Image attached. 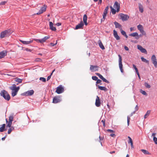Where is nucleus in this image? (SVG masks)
<instances>
[{"instance_id": "obj_20", "label": "nucleus", "mask_w": 157, "mask_h": 157, "mask_svg": "<svg viewBox=\"0 0 157 157\" xmlns=\"http://www.w3.org/2000/svg\"><path fill=\"white\" fill-rule=\"evenodd\" d=\"M20 41L22 44H28L32 43L33 41V40H30V41H23L21 40H20Z\"/></svg>"}, {"instance_id": "obj_60", "label": "nucleus", "mask_w": 157, "mask_h": 157, "mask_svg": "<svg viewBox=\"0 0 157 157\" xmlns=\"http://www.w3.org/2000/svg\"><path fill=\"white\" fill-rule=\"evenodd\" d=\"M101 122L103 123V125L104 126H105V121H104L103 120H102L101 121Z\"/></svg>"}, {"instance_id": "obj_21", "label": "nucleus", "mask_w": 157, "mask_h": 157, "mask_svg": "<svg viewBox=\"0 0 157 157\" xmlns=\"http://www.w3.org/2000/svg\"><path fill=\"white\" fill-rule=\"evenodd\" d=\"M20 89L19 87H17V89H16L15 90H13L12 91V96L13 97H14L17 94V93Z\"/></svg>"}, {"instance_id": "obj_31", "label": "nucleus", "mask_w": 157, "mask_h": 157, "mask_svg": "<svg viewBox=\"0 0 157 157\" xmlns=\"http://www.w3.org/2000/svg\"><path fill=\"white\" fill-rule=\"evenodd\" d=\"M98 42L99 46L100 47V48L102 49H105L103 45L101 40H99L98 41Z\"/></svg>"}, {"instance_id": "obj_36", "label": "nucleus", "mask_w": 157, "mask_h": 157, "mask_svg": "<svg viewBox=\"0 0 157 157\" xmlns=\"http://www.w3.org/2000/svg\"><path fill=\"white\" fill-rule=\"evenodd\" d=\"M9 128L8 131V134H10L11 132L14 129V128L13 127H11Z\"/></svg>"}, {"instance_id": "obj_28", "label": "nucleus", "mask_w": 157, "mask_h": 157, "mask_svg": "<svg viewBox=\"0 0 157 157\" xmlns=\"http://www.w3.org/2000/svg\"><path fill=\"white\" fill-rule=\"evenodd\" d=\"M110 7L111 9L110 13H111L113 15L115 14L116 12H117V10H116L112 6H110ZM110 14H111V13H110Z\"/></svg>"}, {"instance_id": "obj_46", "label": "nucleus", "mask_w": 157, "mask_h": 157, "mask_svg": "<svg viewBox=\"0 0 157 157\" xmlns=\"http://www.w3.org/2000/svg\"><path fill=\"white\" fill-rule=\"evenodd\" d=\"M144 85L145 87L147 88H150L151 87L150 85L147 82H145L144 83Z\"/></svg>"}, {"instance_id": "obj_11", "label": "nucleus", "mask_w": 157, "mask_h": 157, "mask_svg": "<svg viewBox=\"0 0 157 157\" xmlns=\"http://www.w3.org/2000/svg\"><path fill=\"white\" fill-rule=\"evenodd\" d=\"M137 47L138 49L140 51L146 54L147 53V51L146 49L143 48L141 45H138L137 46Z\"/></svg>"}, {"instance_id": "obj_50", "label": "nucleus", "mask_w": 157, "mask_h": 157, "mask_svg": "<svg viewBox=\"0 0 157 157\" xmlns=\"http://www.w3.org/2000/svg\"><path fill=\"white\" fill-rule=\"evenodd\" d=\"M92 78L93 80L95 81H97L98 79V78L96 76H93L92 77Z\"/></svg>"}, {"instance_id": "obj_15", "label": "nucleus", "mask_w": 157, "mask_h": 157, "mask_svg": "<svg viewBox=\"0 0 157 157\" xmlns=\"http://www.w3.org/2000/svg\"><path fill=\"white\" fill-rule=\"evenodd\" d=\"M7 52L6 50L0 52V59L4 58L7 55Z\"/></svg>"}, {"instance_id": "obj_17", "label": "nucleus", "mask_w": 157, "mask_h": 157, "mask_svg": "<svg viewBox=\"0 0 157 157\" xmlns=\"http://www.w3.org/2000/svg\"><path fill=\"white\" fill-rule=\"evenodd\" d=\"M83 25V23L82 22V21H81L79 24H78L76 26L75 29H82V28Z\"/></svg>"}, {"instance_id": "obj_41", "label": "nucleus", "mask_w": 157, "mask_h": 157, "mask_svg": "<svg viewBox=\"0 0 157 157\" xmlns=\"http://www.w3.org/2000/svg\"><path fill=\"white\" fill-rule=\"evenodd\" d=\"M140 92L146 96L147 95V94L145 91L143 90H140Z\"/></svg>"}, {"instance_id": "obj_42", "label": "nucleus", "mask_w": 157, "mask_h": 157, "mask_svg": "<svg viewBox=\"0 0 157 157\" xmlns=\"http://www.w3.org/2000/svg\"><path fill=\"white\" fill-rule=\"evenodd\" d=\"M128 143L130 144H133L131 138L129 136H128Z\"/></svg>"}, {"instance_id": "obj_29", "label": "nucleus", "mask_w": 157, "mask_h": 157, "mask_svg": "<svg viewBox=\"0 0 157 157\" xmlns=\"http://www.w3.org/2000/svg\"><path fill=\"white\" fill-rule=\"evenodd\" d=\"M114 24L116 28H119L120 29H122V26L118 22H115Z\"/></svg>"}, {"instance_id": "obj_8", "label": "nucleus", "mask_w": 157, "mask_h": 157, "mask_svg": "<svg viewBox=\"0 0 157 157\" xmlns=\"http://www.w3.org/2000/svg\"><path fill=\"white\" fill-rule=\"evenodd\" d=\"M64 90V88L61 85H60L57 88L56 92L58 94H60L63 93Z\"/></svg>"}, {"instance_id": "obj_44", "label": "nucleus", "mask_w": 157, "mask_h": 157, "mask_svg": "<svg viewBox=\"0 0 157 157\" xmlns=\"http://www.w3.org/2000/svg\"><path fill=\"white\" fill-rule=\"evenodd\" d=\"M120 30V31H121V34L123 35L124 36L125 35V34H126V32L123 31L122 29H121Z\"/></svg>"}, {"instance_id": "obj_58", "label": "nucleus", "mask_w": 157, "mask_h": 157, "mask_svg": "<svg viewBox=\"0 0 157 157\" xmlns=\"http://www.w3.org/2000/svg\"><path fill=\"white\" fill-rule=\"evenodd\" d=\"M61 24L60 23H57L56 25L57 26H59L61 25Z\"/></svg>"}, {"instance_id": "obj_57", "label": "nucleus", "mask_w": 157, "mask_h": 157, "mask_svg": "<svg viewBox=\"0 0 157 157\" xmlns=\"http://www.w3.org/2000/svg\"><path fill=\"white\" fill-rule=\"evenodd\" d=\"M124 48L126 51H128L129 50V49L128 47L126 46H125L124 47Z\"/></svg>"}, {"instance_id": "obj_33", "label": "nucleus", "mask_w": 157, "mask_h": 157, "mask_svg": "<svg viewBox=\"0 0 157 157\" xmlns=\"http://www.w3.org/2000/svg\"><path fill=\"white\" fill-rule=\"evenodd\" d=\"M98 87L99 89H100L101 90H104L105 91H107V89L105 87L99 86H98Z\"/></svg>"}, {"instance_id": "obj_37", "label": "nucleus", "mask_w": 157, "mask_h": 157, "mask_svg": "<svg viewBox=\"0 0 157 157\" xmlns=\"http://www.w3.org/2000/svg\"><path fill=\"white\" fill-rule=\"evenodd\" d=\"M17 89V87H16V85L14 84L12 86L10 87V89L13 90H15L16 89Z\"/></svg>"}, {"instance_id": "obj_34", "label": "nucleus", "mask_w": 157, "mask_h": 157, "mask_svg": "<svg viewBox=\"0 0 157 157\" xmlns=\"http://www.w3.org/2000/svg\"><path fill=\"white\" fill-rule=\"evenodd\" d=\"M151 113V111L150 110H147L145 114L144 115V119H146L147 118L149 115Z\"/></svg>"}, {"instance_id": "obj_25", "label": "nucleus", "mask_w": 157, "mask_h": 157, "mask_svg": "<svg viewBox=\"0 0 157 157\" xmlns=\"http://www.w3.org/2000/svg\"><path fill=\"white\" fill-rule=\"evenodd\" d=\"M34 93V91L33 90H30L26 92L25 94L26 96H31Z\"/></svg>"}, {"instance_id": "obj_22", "label": "nucleus", "mask_w": 157, "mask_h": 157, "mask_svg": "<svg viewBox=\"0 0 157 157\" xmlns=\"http://www.w3.org/2000/svg\"><path fill=\"white\" fill-rule=\"evenodd\" d=\"M109 134L113 137H115L116 136L115 132L110 129H109Z\"/></svg>"}, {"instance_id": "obj_30", "label": "nucleus", "mask_w": 157, "mask_h": 157, "mask_svg": "<svg viewBox=\"0 0 157 157\" xmlns=\"http://www.w3.org/2000/svg\"><path fill=\"white\" fill-rule=\"evenodd\" d=\"M87 16L86 14H84L83 16V20L84 23L85 25H87Z\"/></svg>"}, {"instance_id": "obj_38", "label": "nucleus", "mask_w": 157, "mask_h": 157, "mask_svg": "<svg viewBox=\"0 0 157 157\" xmlns=\"http://www.w3.org/2000/svg\"><path fill=\"white\" fill-rule=\"evenodd\" d=\"M141 60L144 62H145L147 63H149V61L148 60H147L146 59L144 58L143 57H142L141 58Z\"/></svg>"}, {"instance_id": "obj_13", "label": "nucleus", "mask_w": 157, "mask_h": 157, "mask_svg": "<svg viewBox=\"0 0 157 157\" xmlns=\"http://www.w3.org/2000/svg\"><path fill=\"white\" fill-rule=\"evenodd\" d=\"M130 36L135 37V38L136 40H138L139 38V36L138 33L137 32L133 33H131L129 35Z\"/></svg>"}, {"instance_id": "obj_53", "label": "nucleus", "mask_w": 157, "mask_h": 157, "mask_svg": "<svg viewBox=\"0 0 157 157\" xmlns=\"http://www.w3.org/2000/svg\"><path fill=\"white\" fill-rule=\"evenodd\" d=\"M101 79L104 82H108V81H107V80L106 79H105V78H104L103 77L102 78V79Z\"/></svg>"}, {"instance_id": "obj_27", "label": "nucleus", "mask_w": 157, "mask_h": 157, "mask_svg": "<svg viewBox=\"0 0 157 157\" xmlns=\"http://www.w3.org/2000/svg\"><path fill=\"white\" fill-rule=\"evenodd\" d=\"M135 113V112H134L132 113L130 115L127 116V124L128 126L129 125L130 120V117L132 116V115Z\"/></svg>"}, {"instance_id": "obj_32", "label": "nucleus", "mask_w": 157, "mask_h": 157, "mask_svg": "<svg viewBox=\"0 0 157 157\" xmlns=\"http://www.w3.org/2000/svg\"><path fill=\"white\" fill-rule=\"evenodd\" d=\"M5 124H4L2 125V126L0 127V132H3L4 130H5Z\"/></svg>"}, {"instance_id": "obj_16", "label": "nucleus", "mask_w": 157, "mask_h": 157, "mask_svg": "<svg viewBox=\"0 0 157 157\" xmlns=\"http://www.w3.org/2000/svg\"><path fill=\"white\" fill-rule=\"evenodd\" d=\"M156 133H152L151 137L153 138V141L155 144H157V138L156 137Z\"/></svg>"}, {"instance_id": "obj_9", "label": "nucleus", "mask_w": 157, "mask_h": 157, "mask_svg": "<svg viewBox=\"0 0 157 157\" xmlns=\"http://www.w3.org/2000/svg\"><path fill=\"white\" fill-rule=\"evenodd\" d=\"M47 6L45 5H44L42 7L39 11L36 14L39 15L43 13L44 12L46 11L47 9Z\"/></svg>"}, {"instance_id": "obj_59", "label": "nucleus", "mask_w": 157, "mask_h": 157, "mask_svg": "<svg viewBox=\"0 0 157 157\" xmlns=\"http://www.w3.org/2000/svg\"><path fill=\"white\" fill-rule=\"evenodd\" d=\"M51 75H49V76H48L47 78V80L48 81L50 79V78H51Z\"/></svg>"}, {"instance_id": "obj_10", "label": "nucleus", "mask_w": 157, "mask_h": 157, "mask_svg": "<svg viewBox=\"0 0 157 157\" xmlns=\"http://www.w3.org/2000/svg\"><path fill=\"white\" fill-rule=\"evenodd\" d=\"M61 101V99L60 97L59 96L55 97L53 99L52 102L54 103H57L60 102Z\"/></svg>"}, {"instance_id": "obj_54", "label": "nucleus", "mask_w": 157, "mask_h": 157, "mask_svg": "<svg viewBox=\"0 0 157 157\" xmlns=\"http://www.w3.org/2000/svg\"><path fill=\"white\" fill-rule=\"evenodd\" d=\"M138 110V105H136L135 108V110L134 112H135L137 111Z\"/></svg>"}, {"instance_id": "obj_39", "label": "nucleus", "mask_w": 157, "mask_h": 157, "mask_svg": "<svg viewBox=\"0 0 157 157\" xmlns=\"http://www.w3.org/2000/svg\"><path fill=\"white\" fill-rule=\"evenodd\" d=\"M141 151L145 154H149L150 153L148 152V151L144 150V149H141Z\"/></svg>"}, {"instance_id": "obj_4", "label": "nucleus", "mask_w": 157, "mask_h": 157, "mask_svg": "<svg viewBox=\"0 0 157 157\" xmlns=\"http://www.w3.org/2000/svg\"><path fill=\"white\" fill-rule=\"evenodd\" d=\"M13 116H10L9 117V121H8L7 119H6V123L7 124L6 125V127L10 128L11 127L12 124V121H13Z\"/></svg>"}, {"instance_id": "obj_2", "label": "nucleus", "mask_w": 157, "mask_h": 157, "mask_svg": "<svg viewBox=\"0 0 157 157\" xmlns=\"http://www.w3.org/2000/svg\"><path fill=\"white\" fill-rule=\"evenodd\" d=\"M10 34V29L5 30L1 33L0 38H3L9 35Z\"/></svg>"}, {"instance_id": "obj_52", "label": "nucleus", "mask_w": 157, "mask_h": 157, "mask_svg": "<svg viewBox=\"0 0 157 157\" xmlns=\"http://www.w3.org/2000/svg\"><path fill=\"white\" fill-rule=\"evenodd\" d=\"M7 2V1H3L0 3V5H5Z\"/></svg>"}, {"instance_id": "obj_6", "label": "nucleus", "mask_w": 157, "mask_h": 157, "mask_svg": "<svg viewBox=\"0 0 157 157\" xmlns=\"http://www.w3.org/2000/svg\"><path fill=\"white\" fill-rule=\"evenodd\" d=\"M137 28L138 30L143 35H146V33L144 31V28L142 25H137Z\"/></svg>"}, {"instance_id": "obj_56", "label": "nucleus", "mask_w": 157, "mask_h": 157, "mask_svg": "<svg viewBox=\"0 0 157 157\" xmlns=\"http://www.w3.org/2000/svg\"><path fill=\"white\" fill-rule=\"evenodd\" d=\"M36 61L37 62H41L42 60V59L40 58H37L36 59Z\"/></svg>"}, {"instance_id": "obj_64", "label": "nucleus", "mask_w": 157, "mask_h": 157, "mask_svg": "<svg viewBox=\"0 0 157 157\" xmlns=\"http://www.w3.org/2000/svg\"><path fill=\"white\" fill-rule=\"evenodd\" d=\"M5 137H3L2 138V140H5Z\"/></svg>"}, {"instance_id": "obj_1", "label": "nucleus", "mask_w": 157, "mask_h": 157, "mask_svg": "<svg viewBox=\"0 0 157 157\" xmlns=\"http://www.w3.org/2000/svg\"><path fill=\"white\" fill-rule=\"evenodd\" d=\"M0 94L6 100L9 101L10 100V96L6 91L5 90H2Z\"/></svg>"}, {"instance_id": "obj_51", "label": "nucleus", "mask_w": 157, "mask_h": 157, "mask_svg": "<svg viewBox=\"0 0 157 157\" xmlns=\"http://www.w3.org/2000/svg\"><path fill=\"white\" fill-rule=\"evenodd\" d=\"M136 30V29L135 27H132L130 28V31L132 32V31H135Z\"/></svg>"}, {"instance_id": "obj_23", "label": "nucleus", "mask_w": 157, "mask_h": 157, "mask_svg": "<svg viewBox=\"0 0 157 157\" xmlns=\"http://www.w3.org/2000/svg\"><path fill=\"white\" fill-rule=\"evenodd\" d=\"M138 8L139 11L141 13H143L144 11V8L143 5L140 3H138Z\"/></svg>"}, {"instance_id": "obj_45", "label": "nucleus", "mask_w": 157, "mask_h": 157, "mask_svg": "<svg viewBox=\"0 0 157 157\" xmlns=\"http://www.w3.org/2000/svg\"><path fill=\"white\" fill-rule=\"evenodd\" d=\"M33 40L36 41L37 42L40 43H42L41 39H33Z\"/></svg>"}, {"instance_id": "obj_43", "label": "nucleus", "mask_w": 157, "mask_h": 157, "mask_svg": "<svg viewBox=\"0 0 157 157\" xmlns=\"http://www.w3.org/2000/svg\"><path fill=\"white\" fill-rule=\"evenodd\" d=\"M133 68H134V69H135V71L136 73V74L139 73V72H138V69L136 67V65H135L134 64H133Z\"/></svg>"}, {"instance_id": "obj_48", "label": "nucleus", "mask_w": 157, "mask_h": 157, "mask_svg": "<svg viewBox=\"0 0 157 157\" xmlns=\"http://www.w3.org/2000/svg\"><path fill=\"white\" fill-rule=\"evenodd\" d=\"M57 43V40H56V43L55 44H54L53 43H51L50 44V46L52 47L54 46L55 45H56Z\"/></svg>"}, {"instance_id": "obj_14", "label": "nucleus", "mask_w": 157, "mask_h": 157, "mask_svg": "<svg viewBox=\"0 0 157 157\" xmlns=\"http://www.w3.org/2000/svg\"><path fill=\"white\" fill-rule=\"evenodd\" d=\"M113 7L115 9H117V12H118L120 11V5L117 2H116L113 5Z\"/></svg>"}, {"instance_id": "obj_12", "label": "nucleus", "mask_w": 157, "mask_h": 157, "mask_svg": "<svg viewBox=\"0 0 157 157\" xmlns=\"http://www.w3.org/2000/svg\"><path fill=\"white\" fill-rule=\"evenodd\" d=\"M98 67L97 66H90V69L92 71H98Z\"/></svg>"}, {"instance_id": "obj_24", "label": "nucleus", "mask_w": 157, "mask_h": 157, "mask_svg": "<svg viewBox=\"0 0 157 157\" xmlns=\"http://www.w3.org/2000/svg\"><path fill=\"white\" fill-rule=\"evenodd\" d=\"M113 32V35L115 38H116V39L117 40H119L120 39V37L118 35L117 32L115 30H114Z\"/></svg>"}, {"instance_id": "obj_47", "label": "nucleus", "mask_w": 157, "mask_h": 157, "mask_svg": "<svg viewBox=\"0 0 157 157\" xmlns=\"http://www.w3.org/2000/svg\"><path fill=\"white\" fill-rule=\"evenodd\" d=\"M95 74L98 76L101 79H102V78L103 77L99 73H96Z\"/></svg>"}, {"instance_id": "obj_55", "label": "nucleus", "mask_w": 157, "mask_h": 157, "mask_svg": "<svg viewBox=\"0 0 157 157\" xmlns=\"http://www.w3.org/2000/svg\"><path fill=\"white\" fill-rule=\"evenodd\" d=\"M101 82V80L98 79L97 80L96 83H97V84L100 83Z\"/></svg>"}, {"instance_id": "obj_35", "label": "nucleus", "mask_w": 157, "mask_h": 157, "mask_svg": "<svg viewBox=\"0 0 157 157\" xmlns=\"http://www.w3.org/2000/svg\"><path fill=\"white\" fill-rule=\"evenodd\" d=\"M49 38V37L48 36H45L44 38H43L42 39H41L42 43L45 42L46 40L48 39Z\"/></svg>"}, {"instance_id": "obj_62", "label": "nucleus", "mask_w": 157, "mask_h": 157, "mask_svg": "<svg viewBox=\"0 0 157 157\" xmlns=\"http://www.w3.org/2000/svg\"><path fill=\"white\" fill-rule=\"evenodd\" d=\"M137 74L138 75V77L140 79V76L139 73H137Z\"/></svg>"}, {"instance_id": "obj_3", "label": "nucleus", "mask_w": 157, "mask_h": 157, "mask_svg": "<svg viewBox=\"0 0 157 157\" xmlns=\"http://www.w3.org/2000/svg\"><path fill=\"white\" fill-rule=\"evenodd\" d=\"M118 16L123 21H127L129 18V16L128 15L122 13L119 14Z\"/></svg>"}, {"instance_id": "obj_5", "label": "nucleus", "mask_w": 157, "mask_h": 157, "mask_svg": "<svg viewBox=\"0 0 157 157\" xmlns=\"http://www.w3.org/2000/svg\"><path fill=\"white\" fill-rule=\"evenodd\" d=\"M151 60L152 63L154 64L155 67V68L157 67V59L155 56L153 55L151 58Z\"/></svg>"}, {"instance_id": "obj_19", "label": "nucleus", "mask_w": 157, "mask_h": 157, "mask_svg": "<svg viewBox=\"0 0 157 157\" xmlns=\"http://www.w3.org/2000/svg\"><path fill=\"white\" fill-rule=\"evenodd\" d=\"M108 10V6H107L104 10L103 14V19H104V20L105 18V17H106L107 14V11Z\"/></svg>"}, {"instance_id": "obj_61", "label": "nucleus", "mask_w": 157, "mask_h": 157, "mask_svg": "<svg viewBox=\"0 0 157 157\" xmlns=\"http://www.w3.org/2000/svg\"><path fill=\"white\" fill-rule=\"evenodd\" d=\"M25 50H26V51H29V52H31V51L30 50L29 48H26Z\"/></svg>"}, {"instance_id": "obj_40", "label": "nucleus", "mask_w": 157, "mask_h": 157, "mask_svg": "<svg viewBox=\"0 0 157 157\" xmlns=\"http://www.w3.org/2000/svg\"><path fill=\"white\" fill-rule=\"evenodd\" d=\"M22 79L19 78H16L15 81L16 82H18L19 83H21L22 82Z\"/></svg>"}, {"instance_id": "obj_49", "label": "nucleus", "mask_w": 157, "mask_h": 157, "mask_svg": "<svg viewBox=\"0 0 157 157\" xmlns=\"http://www.w3.org/2000/svg\"><path fill=\"white\" fill-rule=\"evenodd\" d=\"M40 80L44 82H45L46 81L45 78L43 77H40Z\"/></svg>"}, {"instance_id": "obj_63", "label": "nucleus", "mask_w": 157, "mask_h": 157, "mask_svg": "<svg viewBox=\"0 0 157 157\" xmlns=\"http://www.w3.org/2000/svg\"><path fill=\"white\" fill-rule=\"evenodd\" d=\"M102 2V0H99V3L101 4Z\"/></svg>"}, {"instance_id": "obj_26", "label": "nucleus", "mask_w": 157, "mask_h": 157, "mask_svg": "<svg viewBox=\"0 0 157 157\" xmlns=\"http://www.w3.org/2000/svg\"><path fill=\"white\" fill-rule=\"evenodd\" d=\"M49 27L50 29L52 30L55 31L56 30L55 27L53 26V24L52 22H49Z\"/></svg>"}, {"instance_id": "obj_7", "label": "nucleus", "mask_w": 157, "mask_h": 157, "mask_svg": "<svg viewBox=\"0 0 157 157\" xmlns=\"http://www.w3.org/2000/svg\"><path fill=\"white\" fill-rule=\"evenodd\" d=\"M118 56L119 57V65L120 69L121 72L122 73L123 72V70L122 69V57L120 55H118Z\"/></svg>"}, {"instance_id": "obj_18", "label": "nucleus", "mask_w": 157, "mask_h": 157, "mask_svg": "<svg viewBox=\"0 0 157 157\" xmlns=\"http://www.w3.org/2000/svg\"><path fill=\"white\" fill-rule=\"evenodd\" d=\"M101 101L99 98L98 96H97V98L95 101V105L97 107H99L100 105Z\"/></svg>"}]
</instances>
